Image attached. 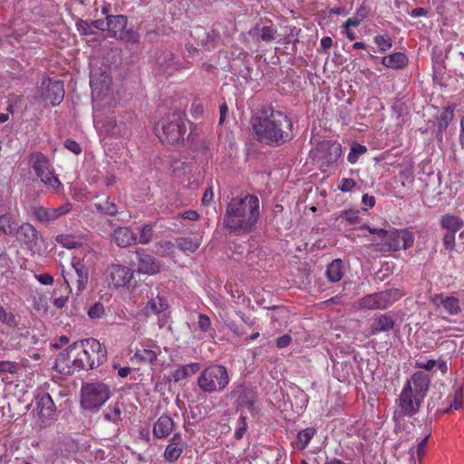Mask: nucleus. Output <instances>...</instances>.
Wrapping results in <instances>:
<instances>
[{
	"label": "nucleus",
	"mask_w": 464,
	"mask_h": 464,
	"mask_svg": "<svg viewBox=\"0 0 464 464\" xmlns=\"http://www.w3.org/2000/svg\"><path fill=\"white\" fill-rule=\"evenodd\" d=\"M430 377L424 372H415L401 390L396 401L393 418L412 417L419 411L427 395L430 386Z\"/></svg>",
	"instance_id": "nucleus-2"
},
{
	"label": "nucleus",
	"mask_w": 464,
	"mask_h": 464,
	"mask_svg": "<svg viewBox=\"0 0 464 464\" xmlns=\"http://www.w3.org/2000/svg\"><path fill=\"white\" fill-rule=\"evenodd\" d=\"M41 95L52 106L59 105L64 97L63 82L60 80L44 79L41 83Z\"/></svg>",
	"instance_id": "nucleus-14"
},
{
	"label": "nucleus",
	"mask_w": 464,
	"mask_h": 464,
	"mask_svg": "<svg viewBox=\"0 0 464 464\" xmlns=\"http://www.w3.org/2000/svg\"><path fill=\"white\" fill-rule=\"evenodd\" d=\"M374 43L382 52L389 50L392 45V41L388 34L376 35L374 37Z\"/></svg>",
	"instance_id": "nucleus-48"
},
{
	"label": "nucleus",
	"mask_w": 464,
	"mask_h": 464,
	"mask_svg": "<svg viewBox=\"0 0 464 464\" xmlns=\"http://www.w3.org/2000/svg\"><path fill=\"white\" fill-rule=\"evenodd\" d=\"M190 112L195 119L202 117L204 114L203 102L200 101L193 102V103L191 104Z\"/></svg>",
	"instance_id": "nucleus-55"
},
{
	"label": "nucleus",
	"mask_w": 464,
	"mask_h": 464,
	"mask_svg": "<svg viewBox=\"0 0 464 464\" xmlns=\"http://www.w3.org/2000/svg\"><path fill=\"white\" fill-rule=\"evenodd\" d=\"M430 436V432L427 430L417 445L410 448L409 454L413 464H416L415 456L420 462L424 457L427 449V441Z\"/></svg>",
	"instance_id": "nucleus-30"
},
{
	"label": "nucleus",
	"mask_w": 464,
	"mask_h": 464,
	"mask_svg": "<svg viewBox=\"0 0 464 464\" xmlns=\"http://www.w3.org/2000/svg\"><path fill=\"white\" fill-rule=\"evenodd\" d=\"M401 233V246L404 249L411 247L414 242V236L409 230H400Z\"/></svg>",
	"instance_id": "nucleus-51"
},
{
	"label": "nucleus",
	"mask_w": 464,
	"mask_h": 464,
	"mask_svg": "<svg viewBox=\"0 0 464 464\" xmlns=\"http://www.w3.org/2000/svg\"><path fill=\"white\" fill-rule=\"evenodd\" d=\"M134 271L127 266L114 264L106 269L105 276L110 286L116 289L127 286L133 279Z\"/></svg>",
	"instance_id": "nucleus-13"
},
{
	"label": "nucleus",
	"mask_w": 464,
	"mask_h": 464,
	"mask_svg": "<svg viewBox=\"0 0 464 464\" xmlns=\"http://www.w3.org/2000/svg\"><path fill=\"white\" fill-rule=\"evenodd\" d=\"M117 39L129 44H139L140 43V34L133 27H125Z\"/></svg>",
	"instance_id": "nucleus-38"
},
{
	"label": "nucleus",
	"mask_w": 464,
	"mask_h": 464,
	"mask_svg": "<svg viewBox=\"0 0 464 464\" xmlns=\"http://www.w3.org/2000/svg\"><path fill=\"white\" fill-rule=\"evenodd\" d=\"M355 187V181L353 179H343L339 185V188L343 192L351 191Z\"/></svg>",
	"instance_id": "nucleus-60"
},
{
	"label": "nucleus",
	"mask_w": 464,
	"mask_h": 464,
	"mask_svg": "<svg viewBox=\"0 0 464 464\" xmlns=\"http://www.w3.org/2000/svg\"><path fill=\"white\" fill-rule=\"evenodd\" d=\"M82 360L74 343L57 355L53 367L61 374L72 375L84 370Z\"/></svg>",
	"instance_id": "nucleus-11"
},
{
	"label": "nucleus",
	"mask_w": 464,
	"mask_h": 464,
	"mask_svg": "<svg viewBox=\"0 0 464 464\" xmlns=\"http://www.w3.org/2000/svg\"><path fill=\"white\" fill-rule=\"evenodd\" d=\"M70 211L69 205H63L59 208H51L46 205H35L30 212L41 222H50L57 219L60 216Z\"/></svg>",
	"instance_id": "nucleus-19"
},
{
	"label": "nucleus",
	"mask_w": 464,
	"mask_h": 464,
	"mask_svg": "<svg viewBox=\"0 0 464 464\" xmlns=\"http://www.w3.org/2000/svg\"><path fill=\"white\" fill-rule=\"evenodd\" d=\"M36 280L43 285H52L53 284V277L49 274H39L34 276Z\"/></svg>",
	"instance_id": "nucleus-61"
},
{
	"label": "nucleus",
	"mask_w": 464,
	"mask_h": 464,
	"mask_svg": "<svg viewBox=\"0 0 464 464\" xmlns=\"http://www.w3.org/2000/svg\"><path fill=\"white\" fill-rule=\"evenodd\" d=\"M366 151L367 148L364 145L356 143L352 146L350 152L347 156V160L350 163L354 164L358 160L359 157L364 154Z\"/></svg>",
	"instance_id": "nucleus-43"
},
{
	"label": "nucleus",
	"mask_w": 464,
	"mask_h": 464,
	"mask_svg": "<svg viewBox=\"0 0 464 464\" xmlns=\"http://www.w3.org/2000/svg\"><path fill=\"white\" fill-rule=\"evenodd\" d=\"M96 206H97L98 212L105 214V215L113 216V215L117 214V212H118L117 205H96Z\"/></svg>",
	"instance_id": "nucleus-58"
},
{
	"label": "nucleus",
	"mask_w": 464,
	"mask_h": 464,
	"mask_svg": "<svg viewBox=\"0 0 464 464\" xmlns=\"http://www.w3.org/2000/svg\"><path fill=\"white\" fill-rule=\"evenodd\" d=\"M462 388L459 386L455 387V392L450 397V403L446 411L451 410H459L462 407Z\"/></svg>",
	"instance_id": "nucleus-45"
},
{
	"label": "nucleus",
	"mask_w": 464,
	"mask_h": 464,
	"mask_svg": "<svg viewBox=\"0 0 464 464\" xmlns=\"http://www.w3.org/2000/svg\"><path fill=\"white\" fill-rule=\"evenodd\" d=\"M156 62L161 71L169 75L183 67L179 58L173 53L167 50L158 55Z\"/></svg>",
	"instance_id": "nucleus-22"
},
{
	"label": "nucleus",
	"mask_w": 464,
	"mask_h": 464,
	"mask_svg": "<svg viewBox=\"0 0 464 464\" xmlns=\"http://www.w3.org/2000/svg\"><path fill=\"white\" fill-rule=\"evenodd\" d=\"M76 28L82 35H91L94 34L92 24L82 19H78L76 21Z\"/></svg>",
	"instance_id": "nucleus-52"
},
{
	"label": "nucleus",
	"mask_w": 464,
	"mask_h": 464,
	"mask_svg": "<svg viewBox=\"0 0 464 464\" xmlns=\"http://www.w3.org/2000/svg\"><path fill=\"white\" fill-rule=\"evenodd\" d=\"M178 247L185 253H194L200 246L199 239L181 237L177 240Z\"/></svg>",
	"instance_id": "nucleus-39"
},
{
	"label": "nucleus",
	"mask_w": 464,
	"mask_h": 464,
	"mask_svg": "<svg viewBox=\"0 0 464 464\" xmlns=\"http://www.w3.org/2000/svg\"><path fill=\"white\" fill-rule=\"evenodd\" d=\"M455 232H447L443 237V246L448 250H452L455 247Z\"/></svg>",
	"instance_id": "nucleus-56"
},
{
	"label": "nucleus",
	"mask_w": 464,
	"mask_h": 464,
	"mask_svg": "<svg viewBox=\"0 0 464 464\" xmlns=\"http://www.w3.org/2000/svg\"><path fill=\"white\" fill-rule=\"evenodd\" d=\"M173 429V420L169 415L163 414L153 425V435L157 439H164L172 432Z\"/></svg>",
	"instance_id": "nucleus-26"
},
{
	"label": "nucleus",
	"mask_w": 464,
	"mask_h": 464,
	"mask_svg": "<svg viewBox=\"0 0 464 464\" xmlns=\"http://www.w3.org/2000/svg\"><path fill=\"white\" fill-rule=\"evenodd\" d=\"M238 421L239 427L235 431V438L239 440L243 437L247 426L245 418L241 417Z\"/></svg>",
	"instance_id": "nucleus-64"
},
{
	"label": "nucleus",
	"mask_w": 464,
	"mask_h": 464,
	"mask_svg": "<svg viewBox=\"0 0 464 464\" xmlns=\"http://www.w3.org/2000/svg\"><path fill=\"white\" fill-rule=\"evenodd\" d=\"M259 217V205H227L224 223L234 232L252 229Z\"/></svg>",
	"instance_id": "nucleus-3"
},
{
	"label": "nucleus",
	"mask_w": 464,
	"mask_h": 464,
	"mask_svg": "<svg viewBox=\"0 0 464 464\" xmlns=\"http://www.w3.org/2000/svg\"><path fill=\"white\" fill-rule=\"evenodd\" d=\"M16 364L12 362H0V372H10L14 373L16 371Z\"/></svg>",
	"instance_id": "nucleus-62"
},
{
	"label": "nucleus",
	"mask_w": 464,
	"mask_h": 464,
	"mask_svg": "<svg viewBox=\"0 0 464 464\" xmlns=\"http://www.w3.org/2000/svg\"><path fill=\"white\" fill-rule=\"evenodd\" d=\"M56 242L68 249H72L80 246V243L71 235H59L56 237Z\"/></svg>",
	"instance_id": "nucleus-47"
},
{
	"label": "nucleus",
	"mask_w": 464,
	"mask_h": 464,
	"mask_svg": "<svg viewBox=\"0 0 464 464\" xmlns=\"http://www.w3.org/2000/svg\"><path fill=\"white\" fill-rule=\"evenodd\" d=\"M110 398V386L100 382L83 383L81 388V406L87 411H96Z\"/></svg>",
	"instance_id": "nucleus-8"
},
{
	"label": "nucleus",
	"mask_w": 464,
	"mask_h": 464,
	"mask_svg": "<svg viewBox=\"0 0 464 464\" xmlns=\"http://www.w3.org/2000/svg\"><path fill=\"white\" fill-rule=\"evenodd\" d=\"M198 324L200 330H202L203 332H208L210 328L211 321L207 314H200L198 315Z\"/></svg>",
	"instance_id": "nucleus-59"
},
{
	"label": "nucleus",
	"mask_w": 464,
	"mask_h": 464,
	"mask_svg": "<svg viewBox=\"0 0 464 464\" xmlns=\"http://www.w3.org/2000/svg\"><path fill=\"white\" fill-rule=\"evenodd\" d=\"M64 147L72 151V153H74L75 155H79L82 153V147L81 145L76 142L75 140H71V139H67L65 141H64Z\"/></svg>",
	"instance_id": "nucleus-57"
},
{
	"label": "nucleus",
	"mask_w": 464,
	"mask_h": 464,
	"mask_svg": "<svg viewBox=\"0 0 464 464\" xmlns=\"http://www.w3.org/2000/svg\"><path fill=\"white\" fill-rule=\"evenodd\" d=\"M198 370L199 364L197 362H192L176 369L172 373V377L175 382H179L188 377V375L195 373Z\"/></svg>",
	"instance_id": "nucleus-36"
},
{
	"label": "nucleus",
	"mask_w": 464,
	"mask_h": 464,
	"mask_svg": "<svg viewBox=\"0 0 464 464\" xmlns=\"http://www.w3.org/2000/svg\"><path fill=\"white\" fill-rule=\"evenodd\" d=\"M229 382L228 372L223 365L214 364L204 369L198 377V385L208 393L220 392Z\"/></svg>",
	"instance_id": "nucleus-6"
},
{
	"label": "nucleus",
	"mask_w": 464,
	"mask_h": 464,
	"mask_svg": "<svg viewBox=\"0 0 464 464\" xmlns=\"http://www.w3.org/2000/svg\"><path fill=\"white\" fill-rule=\"evenodd\" d=\"M382 63L389 68L401 69L408 63V58L403 53H395L388 56H384L382 60Z\"/></svg>",
	"instance_id": "nucleus-29"
},
{
	"label": "nucleus",
	"mask_w": 464,
	"mask_h": 464,
	"mask_svg": "<svg viewBox=\"0 0 464 464\" xmlns=\"http://www.w3.org/2000/svg\"><path fill=\"white\" fill-rule=\"evenodd\" d=\"M161 269V264L149 254H138V272L149 276L158 274Z\"/></svg>",
	"instance_id": "nucleus-24"
},
{
	"label": "nucleus",
	"mask_w": 464,
	"mask_h": 464,
	"mask_svg": "<svg viewBox=\"0 0 464 464\" xmlns=\"http://www.w3.org/2000/svg\"><path fill=\"white\" fill-rule=\"evenodd\" d=\"M104 417L109 421L118 423L120 420H121V407L119 403H115L114 405H111L107 408Z\"/></svg>",
	"instance_id": "nucleus-41"
},
{
	"label": "nucleus",
	"mask_w": 464,
	"mask_h": 464,
	"mask_svg": "<svg viewBox=\"0 0 464 464\" xmlns=\"http://www.w3.org/2000/svg\"><path fill=\"white\" fill-rule=\"evenodd\" d=\"M258 198L255 195L245 193L244 196L237 197L231 199L230 203H258Z\"/></svg>",
	"instance_id": "nucleus-54"
},
{
	"label": "nucleus",
	"mask_w": 464,
	"mask_h": 464,
	"mask_svg": "<svg viewBox=\"0 0 464 464\" xmlns=\"http://www.w3.org/2000/svg\"><path fill=\"white\" fill-rule=\"evenodd\" d=\"M105 314L104 306L102 303L93 304L88 310V315L92 319H100Z\"/></svg>",
	"instance_id": "nucleus-49"
},
{
	"label": "nucleus",
	"mask_w": 464,
	"mask_h": 464,
	"mask_svg": "<svg viewBox=\"0 0 464 464\" xmlns=\"http://www.w3.org/2000/svg\"><path fill=\"white\" fill-rule=\"evenodd\" d=\"M168 308V304L166 300L159 295L156 297L151 298L145 309L147 310V313H151L154 314H159L160 313H163Z\"/></svg>",
	"instance_id": "nucleus-37"
},
{
	"label": "nucleus",
	"mask_w": 464,
	"mask_h": 464,
	"mask_svg": "<svg viewBox=\"0 0 464 464\" xmlns=\"http://www.w3.org/2000/svg\"><path fill=\"white\" fill-rule=\"evenodd\" d=\"M156 252L161 256H169L173 252L174 245L169 241L156 244Z\"/></svg>",
	"instance_id": "nucleus-50"
},
{
	"label": "nucleus",
	"mask_w": 464,
	"mask_h": 464,
	"mask_svg": "<svg viewBox=\"0 0 464 464\" xmlns=\"http://www.w3.org/2000/svg\"><path fill=\"white\" fill-rule=\"evenodd\" d=\"M443 69H444V66L442 65L441 63H434V65H433V81H434V82H436L440 85H444Z\"/></svg>",
	"instance_id": "nucleus-53"
},
{
	"label": "nucleus",
	"mask_w": 464,
	"mask_h": 464,
	"mask_svg": "<svg viewBox=\"0 0 464 464\" xmlns=\"http://www.w3.org/2000/svg\"><path fill=\"white\" fill-rule=\"evenodd\" d=\"M313 160L321 168H329L337 162L342 155L340 143L332 140H322L310 151Z\"/></svg>",
	"instance_id": "nucleus-10"
},
{
	"label": "nucleus",
	"mask_w": 464,
	"mask_h": 464,
	"mask_svg": "<svg viewBox=\"0 0 464 464\" xmlns=\"http://www.w3.org/2000/svg\"><path fill=\"white\" fill-rule=\"evenodd\" d=\"M292 341V337L290 334H284L276 340V346L278 348H285L287 347Z\"/></svg>",
	"instance_id": "nucleus-63"
},
{
	"label": "nucleus",
	"mask_w": 464,
	"mask_h": 464,
	"mask_svg": "<svg viewBox=\"0 0 464 464\" xmlns=\"http://www.w3.org/2000/svg\"><path fill=\"white\" fill-rule=\"evenodd\" d=\"M190 34L198 44L208 51L215 49L219 40V34L217 31L208 30L200 25L195 26Z\"/></svg>",
	"instance_id": "nucleus-17"
},
{
	"label": "nucleus",
	"mask_w": 464,
	"mask_h": 464,
	"mask_svg": "<svg viewBox=\"0 0 464 464\" xmlns=\"http://www.w3.org/2000/svg\"><path fill=\"white\" fill-rule=\"evenodd\" d=\"M15 239L20 247L32 256H43L46 253V242L40 232L30 223H23L16 228Z\"/></svg>",
	"instance_id": "nucleus-5"
},
{
	"label": "nucleus",
	"mask_w": 464,
	"mask_h": 464,
	"mask_svg": "<svg viewBox=\"0 0 464 464\" xmlns=\"http://www.w3.org/2000/svg\"><path fill=\"white\" fill-rule=\"evenodd\" d=\"M186 448V443L180 433H175L169 440L163 452L166 461L173 463L179 459Z\"/></svg>",
	"instance_id": "nucleus-20"
},
{
	"label": "nucleus",
	"mask_w": 464,
	"mask_h": 464,
	"mask_svg": "<svg viewBox=\"0 0 464 464\" xmlns=\"http://www.w3.org/2000/svg\"><path fill=\"white\" fill-rule=\"evenodd\" d=\"M363 228L368 229L371 234L375 235L376 238L380 239V242L376 244L377 246H381V250L387 249L395 251L401 248L400 230L392 229L387 231L382 228H371L368 226H364Z\"/></svg>",
	"instance_id": "nucleus-15"
},
{
	"label": "nucleus",
	"mask_w": 464,
	"mask_h": 464,
	"mask_svg": "<svg viewBox=\"0 0 464 464\" xmlns=\"http://www.w3.org/2000/svg\"><path fill=\"white\" fill-rule=\"evenodd\" d=\"M393 326V319L388 314H382L374 320L371 333L372 334H378L392 330Z\"/></svg>",
	"instance_id": "nucleus-31"
},
{
	"label": "nucleus",
	"mask_w": 464,
	"mask_h": 464,
	"mask_svg": "<svg viewBox=\"0 0 464 464\" xmlns=\"http://www.w3.org/2000/svg\"><path fill=\"white\" fill-rule=\"evenodd\" d=\"M440 223L441 227L447 229L448 232L455 233L464 225V222L460 218L449 214L442 216Z\"/></svg>",
	"instance_id": "nucleus-33"
},
{
	"label": "nucleus",
	"mask_w": 464,
	"mask_h": 464,
	"mask_svg": "<svg viewBox=\"0 0 464 464\" xmlns=\"http://www.w3.org/2000/svg\"><path fill=\"white\" fill-rule=\"evenodd\" d=\"M28 160L36 176L46 186L53 189H57L62 186L59 179L53 173V169L47 156L42 152H33L29 154Z\"/></svg>",
	"instance_id": "nucleus-9"
},
{
	"label": "nucleus",
	"mask_w": 464,
	"mask_h": 464,
	"mask_svg": "<svg viewBox=\"0 0 464 464\" xmlns=\"http://www.w3.org/2000/svg\"><path fill=\"white\" fill-rule=\"evenodd\" d=\"M90 85L92 95H101L107 92L111 85V77L106 72L92 70L90 74Z\"/></svg>",
	"instance_id": "nucleus-21"
},
{
	"label": "nucleus",
	"mask_w": 464,
	"mask_h": 464,
	"mask_svg": "<svg viewBox=\"0 0 464 464\" xmlns=\"http://www.w3.org/2000/svg\"><path fill=\"white\" fill-rule=\"evenodd\" d=\"M75 345L84 370H91L100 366L106 361L107 352L105 347L96 339L90 338L76 342Z\"/></svg>",
	"instance_id": "nucleus-7"
},
{
	"label": "nucleus",
	"mask_w": 464,
	"mask_h": 464,
	"mask_svg": "<svg viewBox=\"0 0 464 464\" xmlns=\"http://www.w3.org/2000/svg\"><path fill=\"white\" fill-rule=\"evenodd\" d=\"M402 296L399 289L368 295L360 300V306L364 309H385Z\"/></svg>",
	"instance_id": "nucleus-12"
},
{
	"label": "nucleus",
	"mask_w": 464,
	"mask_h": 464,
	"mask_svg": "<svg viewBox=\"0 0 464 464\" xmlns=\"http://www.w3.org/2000/svg\"><path fill=\"white\" fill-rule=\"evenodd\" d=\"M430 300L436 307V310L440 313L455 315L460 312L459 300L456 296L448 295L446 294H437L434 295Z\"/></svg>",
	"instance_id": "nucleus-18"
},
{
	"label": "nucleus",
	"mask_w": 464,
	"mask_h": 464,
	"mask_svg": "<svg viewBox=\"0 0 464 464\" xmlns=\"http://www.w3.org/2000/svg\"><path fill=\"white\" fill-rule=\"evenodd\" d=\"M0 322L10 328H15L17 326V321L15 316L7 312L3 306L0 305Z\"/></svg>",
	"instance_id": "nucleus-46"
},
{
	"label": "nucleus",
	"mask_w": 464,
	"mask_h": 464,
	"mask_svg": "<svg viewBox=\"0 0 464 464\" xmlns=\"http://www.w3.org/2000/svg\"><path fill=\"white\" fill-rule=\"evenodd\" d=\"M343 265L341 259L334 260L326 269V276L331 282H338L343 275Z\"/></svg>",
	"instance_id": "nucleus-34"
},
{
	"label": "nucleus",
	"mask_w": 464,
	"mask_h": 464,
	"mask_svg": "<svg viewBox=\"0 0 464 464\" xmlns=\"http://www.w3.org/2000/svg\"><path fill=\"white\" fill-rule=\"evenodd\" d=\"M18 227L15 218L11 214L0 216V230L5 235H14Z\"/></svg>",
	"instance_id": "nucleus-35"
},
{
	"label": "nucleus",
	"mask_w": 464,
	"mask_h": 464,
	"mask_svg": "<svg viewBox=\"0 0 464 464\" xmlns=\"http://www.w3.org/2000/svg\"><path fill=\"white\" fill-rule=\"evenodd\" d=\"M314 434L315 430L314 428H306L299 431L296 437V448L304 450L309 444Z\"/></svg>",
	"instance_id": "nucleus-40"
},
{
	"label": "nucleus",
	"mask_w": 464,
	"mask_h": 464,
	"mask_svg": "<svg viewBox=\"0 0 464 464\" xmlns=\"http://www.w3.org/2000/svg\"><path fill=\"white\" fill-rule=\"evenodd\" d=\"M184 118L181 111H175L156 123L154 130L161 142L176 144L183 140L186 131Z\"/></svg>",
	"instance_id": "nucleus-4"
},
{
	"label": "nucleus",
	"mask_w": 464,
	"mask_h": 464,
	"mask_svg": "<svg viewBox=\"0 0 464 464\" xmlns=\"http://www.w3.org/2000/svg\"><path fill=\"white\" fill-rule=\"evenodd\" d=\"M153 237V227L151 224L143 226L139 237H136V243L147 244L151 241Z\"/></svg>",
	"instance_id": "nucleus-42"
},
{
	"label": "nucleus",
	"mask_w": 464,
	"mask_h": 464,
	"mask_svg": "<svg viewBox=\"0 0 464 464\" xmlns=\"http://www.w3.org/2000/svg\"><path fill=\"white\" fill-rule=\"evenodd\" d=\"M251 125L256 140L268 146H281L293 138L290 118L271 107L257 111L251 119Z\"/></svg>",
	"instance_id": "nucleus-1"
},
{
	"label": "nucleus",
	"mask_w": 464,
	"mask_h": 464,
	"mask_svg": "<svg viewBox=\"0 0 464 464\" xmlns=\"http://www.w3.org/2000/svg\"><path fill=\"white\" fill-rule=\"evenodd\" d=\"M248 34L256 43H272L277 35V30L273 25H261L256 24L252 29L249 30Z\"/></svg>",
	"instance_id": "nucleus-23"
},
{
	"label": "nucleus",
	"mask_w": 464,
	"mask_h": 464,
	"mask_svg": "<svg viewBox=\"0 0 464 464\" xmlns=\"http://www.w3.org/2000/svg\"><path fill=\"white\" fill-rule=\"evenodd\" d=\"M72 266L73 269L74 276L76 277L77 295H79L86 287L89 278V271L88 268L79 260H76L75 257H73L72 261Z\"/></svg>",
	"instance_id": "nucleus-27"
},
{
	"label": "nucleus",
	"mask_w": 464,
	"mask_h": 464,
	"mask_svg": "<svg viewBox=\"0 0 464 464\" xmlns=\"http://www.w3.org/2000/svg\"><path fill=\"white\" fill-rule=\"evenodd\" d=\"M36 411L43 423L52 420L55 414V405L51 395L44 392L39 391L34 397Z\"/></svg>",
	"instance_id": "nucleus-16"
},
{
	"label": "nucleus",
	"mask_w": 464,
	"mask_h": 464,
	"mask_svg": "<svg viewBox=\"0 0 464 464\" xmlns=\"http://www.w3.org/2000/svg\"><path fill=\"white\" fill-rule=\"evenodd\" d=\"M453 116L454 110L452 107L448 106L442 110L437 123V136L442 137L443 132L449 127Z\"/></svg>",
	"instance_id": "nucleus-32"
},
{
	"label": "nucleus",
	"mask_w": 464,
	"mask_h": 464,
	"mask_svg": "<svg viewBox=\"0 0 464 464\" xmlns=\"http://www.w3.org/2000/svg\"><path fill=\"white\" fill-rule=\"evenodd\" d=\"M112 237L115 243L121 247H126L136 243V236L128 227L116 228Z\"/></svg>",
	"instance_id": "nucleus-28"
},
{
	"label": "nucleus",
	"mask_w": 464,
	"mask_h": 464,
	"mask_svg": "<svg viewBox=\"0 0 464 464\" xmlns=\"http://www.w3.org/2000/svg\"><path fill=\"white\" fill-rule=\"evenodd\" d=\"M158 353H159L157 351L142 347L137 350L135 355L139 357L141 361L153 362L157 360Z\"/></svg>",
	"instance_id": "nucleus-44"
},
{
	"label": "nucleus",
	"mask_w": 464,
	"mask_h": 464,
	"mask_svg": "<svg viewBox=\"0 0 464 464\" xmlns=\"http://www.w3.org/2000/svg\"><path fill=\"white\" fill-rule=\"evenodd\" d=\"M128 18L123 14H108L106 16V30L108 36L117 39L119 34L127 27Z\"/></svg>",
	"instance_id": "nucleus-25"
}]
</instances>
